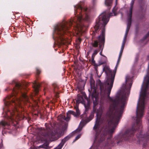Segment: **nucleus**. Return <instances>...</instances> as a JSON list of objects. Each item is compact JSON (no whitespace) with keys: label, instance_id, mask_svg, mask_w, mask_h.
I'll use <instances>...</instances> for the list:
<instances>
[{"label":"nucleus","instance_id":"1","mask_svg":"<svg viewBox=\"0 0 149 149\" xmlns=\"http://www.w3.org/2000/svg\"><path fill=\"white\" fill-rule=\"evenodd\" d=\"M121 59L119 56L116 65L113 72L110 70L108 66L106 65L103 68L107 76L105 86L104 85H100L101 93H107L108 97V102L110 103V107L107 113V116L109 118V120H120L123 113L124 107L126 103L127 99L130 93V91L132 84V77L133 72L135 70L136 64L133 65L131 70L132 75H127L125 78V83L123 84L122 90L120 94L117 95L116 97H109L114 81L116 69Z\"/></svg>","mask_w":149,"mask_h":149},{"label":"nucleus","instance_id":"2","mask_svg":"<svg viewBox=\"0 0 149 149\" xmlns=\"http://www.w3.org/2000/svg\"><path fill=\"white\" fill-rule=\"evenodd\" d=\"M85 18H83L82 14L80 13L79 16L72 19L69 22H64L58 24L55 27L53 33L54 40L58 43L61 42L62 44H64L65 42L63 41L65 40L66 42V41L63 37V35L65 31L68 29V25H74L77 33V34L81 33L83 25L82 21L84 20L88 21L89 18V17L87 14H85Z\"/></svg>","mask_w":149,"mask_h":149},{"label":"nucleus","instance_id":"3","mask_svg":"<svg viewBox=\"0 0 149 149\" xmlns=\"http://www.w3.org/2000/svg\"><path fill=\"white\" fill-rule=\"evenodd\" d=\"M109 18L108 15V13L104 12L101 14L99 17L98 20L96 21V24L95 28L98 27L99 29L101 25L102 27L101 30V33L98 37L99 42V47L100 48L104 44L105 40V29L104 26L107 24L109 21Z\"/></svg>","mask_w":149,"mask_h":149},{"label":"nucleus","instance_id":"4","mask_svg":"<svg viewBox=\"0 0 149 149\" xmlns=\"http://www.w3.org/2000/svg\"><path fill=\"white\" fill-rule=\"evenodd\" d=\"M102 110L101 107L99 108V110L97 111V118L96 123L93 127V129L95 133V138L96 140H97L100 137L99 139L100 141H101L104 139V135H103L102 136L101 135H100V126L99 125V122L100 118V117L102 114Z\"/></svg>","mask_w":149,"mask_h":149},{"label":"nucleus","instance_id":"5","mask_svg":"<svg viewBox=\"0 0 149 149\" xmlns=\"http://www.w3.org/2000/svg\"><path fill=\"white\" fill-rule=\"evenodd\" d=\"M135 0H132L131 2L130 3V9L129 11V18L128 19V23L127 24V29L126 30L125 33V35L124 37V39L123 40V43L122 44V47L121 48V50L120 52V54L119 56H121V55L122 54V52L124 47L125 41L126 39V37H127V34L129 32L130 27V26L131 22V17L132 16V8H133V4L134 3V1Z\"/></svg>","mask_w":149,"mask_h":149},{"label":"nucleus","instance_id":"6","mask_svg":"<svg viewBox=\"0 0 149 149\" xmlns=\"http://www.w3.org/2000/svg\"><path fill=\"white\" fill-rule=\"evenodd\" d=\"M143 132H141L136 135V140L139 144H142V147L145 148L147 145V141L149 138L148 136L146 135H143Z\"/></svg>","mask_w":149,"mask_h":149},{"label":"nucleus","instance_id":"7","mask_svg":"<svg viewBox=\"0 0 149 149\" xmlns=\"http://www.w3.org/2000/svg\"><path fill=\"white\" fill-rule=\"evenodd\" d=\"M74 108L76 110V113L73 111L70 110L68 111L67 113V116L66 118L63 115H61V117L63 119L66 121H68L70 120V115L71 114L73 115L75 117H77V116H79L80 114V113L78 107L77 106L76 107H75Z\"/></svg>","mask_w":149,"mask_h":149},{"label":"nucleus","instance_id":"8","mask_svg":"<svg viewBox=\"0 0 149 149\" xmlns=\"http://www.w3.org/2000/svg\"><path fill=\"white\" fill-rule=\"evenodd\" d=\"M94 116V113L93 112L91 113L90 116H89L88 118H87L86 120H84L83 121H81L80 123L79 126V127L75 131L72 132V134H75L77 132H79L80 131L83 127L87 123L89 122L91 120Z\"/></svg>","mask_w":149,"mask_h":149},{"label":"nucleus","instance_id":"9","mask_svg":"<svg viewBox=\"0 0 149 149\" xmlns=\"http://www.w3.org/2000/svg\"><path fill=\"white\" fill-rule=\"evenodd\" d=\"M71 137V135H69L66 136L62 140L61 142L59 144L58 146L54 148V149H61L65 143L69 140ZM48 144L46 145V146H45V145L44 144L43 145L39 146L37 149H43L42 148H48Z\"/></svg>","mask_w":149,"mask_h":149},{"label":"nucleus","instance_id":"10","mask_svg":"<svg viewBox=\"0 0 149 149\" xmlns=\"http://www.w3.org/2000/svg\"><path fill=\"white\" fill-rule=\"evenodd\" d=\"M46 128L48 132L45 134L43 136L45 138L44 139H41V140L42 141H47L51 139L54 138L55 135L57 134V133H54L51 129L50 128L49 129L47 127Z\"/></svg>","mask_w":149,"mask_h":149},{"label":"nucleus","instance_id":"11","mask_svg":"<svg viewBox=\"0 0 149 149\" xmlns=\"http://www.w3.org/2000/svg\"><path fill=\"white\" fill-rule=\"evenodd\" d=\"M22 97L21 98L17 99L15 101H14V105L19 106L21 102H28V98L26 94L24 93H21Z\"/></svg>","mask_w":149,"mask_h":149},{"label":"nucleus","instance_id":"12","mask_svg":"<svg viewBox=\"0 0 149 149\" xmlns=\"http://www.w3.org/2000/svg\"><path fill=\"white\" fill-rule=\"evenodd\" d=\"M92 99L93 101V103L94 105L96 106L98 104V99L97 95L95 96L94 93H93L92 95Z\"/></svg>","mask_w":149,"mask_h":149},{"label":"nucleus","instance_id":"13","mask_svg":"<svg viewBox=\"0 0 149 149\" xmlns=\"http://www.w3.org/2000/svg\"><path fill=\"white\" fill-rule=\"evenodd\" d=\"M107 61V57L104 56H103V57L101 58L100 60L99 61V63L100 65H101L106 63Z\"/></svg>","mask_w":149,"mask_h":149},{"label":"nucleus","instance_id":"14","mask_svg":"<svg viewBox=\"0 0 149 149\" xmlns=\"http://www.w3.org/2000/svg\"><path fill=\"white\" fill-rule=\"evenodd\" d=\"M40 87V84L35 82L33 86V88L36 93H37L38 91L39 88Z\"/></svg>","mask_w":149,"mask_h":149},{"label":"nucleus","instance_id":"15","mask_svg":"<svg viewBox=\"0 0 149 149\" xmlns=\"http://www.w3.org/2000/svg\"><path fill=\"white\" fill-rule=\"evenodd\" d=\"M112 0H105V4L106 6H111L112 3ZM117 0H116V5L117 4Z\"/></svg>","mask_w":149,"mask_h":149},{"label":"nucleus","instance_id":"16","mask_svg":"<svg viewBox=\"0 0 149 149\" xmlns=\"http://www.w3.org/2000/svg\"><path fill=\"white\" fill-rule=\"evenodd\" d=\"M83 98L82 97H79L76 100L77 104H78L79 103H84Z\"/></svg>","mask_w":149,"mask_h":149},{"label":"nucleus","instance_id":"17","mask_svg":"<svg viewBox=\"0 0 149 149\" xmlns=\"http://www.w3.org/2000/svg\"><path fill=\"white\" fill-rule=\"evenodd\" d=\"M117 15L116 13V9H115V7L113 8L112 10V13H110L109 15V16H115Z\"/></svg>","mask_w":149,"mask_h":149},{"label":"nucleus","instance_id":"18","mask_svg":"<svg viewBox=\"0 0 149 149\" xmlns=\"http://www.w3.org/2000/svg\"><path fill=\"white\" fill-rule=\"evenodd\" d=\"M8 98H7L6 100H4V104L6 106H8L10 104V102L8 100Z\"/></svg>","mask_w":149,"mask_h":149},{"label":"nucleus","instance_id":"19","mask_svg":"<svg viewBox=\"0 0 149 149\" xmlns=\"http://www.w3.org/2000/svg\"><path fill=\"white\" fill-rule=\"evenodd\" d=\"M98 52V50H95L94 51L93 53V54L92 56V58L93 59L94 58V56L95 55H96Z\"/></svg>","mask_w":149,"mask_h":149},{"label":"nucleus","instance_id":"20","mask_svg":"<svg viewBox=\"0 0 149 149\" xmlns=\"http://www.w3.org/2000/svg\"><path fill=\"white\" fill-rule=\"evenodd\" d=\"M98 45V42L97 41H95L93 43V46L95 47H96Z\"/></svg>","mask_w":149,"mask_h":149},{"label":"nucleus","instance_id":"21","mask_svg":"<svg viewBox=\"0 0 149 149\" xmlns=\"http://www.w3.org/2000/svg\"><path fill=\"white\" fill-rule=\"evenodd\" d=\"M74 7L75 9H82V7L79 5H77L76 6H74Z\"/></svg>","mask_w":149,"mask_h":149},{"label":"nucleus","instance_id":"22","mask_svg":"<svg viewBox=\"0 0 149 149\" xmlns=\"http://www.w3.org/2000/svg\"><path fill=\"white\" fill-rule=\"evenodd\" d=\"M21 87V85L19 84H16V88L17 89H19Z\"/></svg>","mask_w":149,"mask_h":149},{"label":"nucleus","instance_id":"23","mask_svg":"<svg viewBox=\"0 0 149 149\" xmlns=\"http://www.w3.org/2000/svg\"><path fill=\"white\" fill-rule=\"evenodd\" d=\"M81 134H79L76 137L75 140L78 139L81 136Z\"/></svg>","mask_w":149,"mask_h":149},{"label":"nucleus","instance_id":"24","mask_svg":"<svg viewBox=\"0 0 149 149\" xmlns=\"http://www.w3.org/2000/svg\"><path fill=\"white\" fill-rule=\"evenodd\" d=\"M95 82L94 80L92 78H91V84H93Z\"/></svg>","mask_w":149,"mask_h":149},{"label":"nucleus","instance_id":"25","mask_svg":"<svg viewBox=\"0 0 149 149\" xmlns=\"http://www.w3.org/2000/svg\"><path fill=\"white\" fill-rule=\"evenodd\" d=\"M17 111V108H16V107L15 106V107H14V109L12 111L13 112H15V111Z\"/></svg>","mask_w":149,"mask_h":149},{"label":"nucleus","instance_id":"26","mask_svg":"<svg viewBox=\"0 0 149 149\" xmlns=\"http://www.w3.org/2000/svg\"><path fill=\"white\" fill-rule=\"evenodd\" d=\"M1 124L3 125H6V123L5 122H2L1 123Z\"/></svg>","mask_w":149,"mask_h":149},{"label":"nucleus","instance_id":"27","mask_svg":"<svg viewBox=\"0 0 149 149\" xmlns=\"http://www.w3.org/2000/svg\"><path fill=\"white\" fill-rule=\"evenodd\" d=\"M37 74H39L40 73V71L38 69H37Z\"/></svg>","mask_w":149,"mask_h":149},{"label":"nucleus","instance_id":"28","mask_svg":"<svg viewBox=\"0 0 149 149\" xmlns=\"http://www.w3.org/2000/svg\"><path fill=\"white\" fill-rule=\"evenodd\" d=\"M148 36H149V32L147 33V35L144 37V39H146Z\"/></svg>","mask_w":149,"mask_h":149},{"label":"nucleus","instance_id":"29","mask_svg":"<svg viewBox=\"0 0 149 149\" xmlns=\"http://www.w3.org/2000/svg\"><path fill=\"white\" fill-rule=\"evenodd\" d=\"M14 117H11L10 120L12 121H13L14 120Z\"/></svg>","mask_w":149,"mask_h":149},{"label":"nucleus","instance_id":"30","mask_svg":"<svg viewBox=\"0 0 149 149\" xmlns=\"http://www.w3.org/2000/svg\"><path fill=\"white\" fill-rule=\"evenodd\" d=\"M102 51H101V52H100V54L101 55H102V56H103V55H102Z\"/></svg>","mask_w":149,"mask_h":149},{"label":"nucleus","instance_id":"31","mask_svg":"<svg viewBox=\"0 0 149 149\" xmlns=\"http://www.w3.org/2000/svg\"><path fill=\"white\" fill-rule=\"evenodd\" d=\"M11 113V115L12 116H13V113H12L11 112V113Z\"/></svg>","mask_w":149,"mask_h":149},{"label":"nucleus","instance_id":"32","mask_svg":"<svg viewBox=\"0 0 149 149\" xmlns=\"http://www.w3.org/2000/svg\"><path fill=\"white\" fill-rule=\"evenodd\" d=\"M5 108H3V111H5Z\"/></svg>","mask_w":149,"mask_h":149},{"label":"nucleus","instance_id":"33","mask_svg":"<svg viewBox=\"0 0 149 149\" xmlns=\"http://www.w3.org/2000/svg\"><path fill=\"white\" fill-rule=\"evenodd\" d=\"M75 12H74V14L75 15H76V13H77V11H76V10H75Z\"/></svg>","mask_w":149,"mask_h":149},{"label":"nucleus","instance_id":"34","mask_svg":"<svg viewBox=\"0 0 149 149\" xmlns=\"http://www.w3.org/2000/svg\"><path fill=\"white\" fill-rule=\"evenodd\" d=\"M84 10H85V11H86L87 10V9L86 8V9H84Z\"/></svg>","mask_w":149,"mask_h":149},{"label":"nucleus","instance_id":"35","mask_svg":"<svg viewBox=\"0 0 149 149\" xmlns=\"http://www.w3.org/2000/svg\"><path fill=\"white\" fill-rule=\"evenodd\" d=\"M15 94L17 93V91H15Z\"/></svg>","mask_w":149,"mask_h":149},{"label":"nucleus","instance_id":"36","mask_svg":"<svg viewBox=\"0 0 149 149\" xmlns=\"http://www.w3.org/2000/svg\"><path fill=\"white\" fill-rule=\"evenodd\" d=\"M93 33V34H95V32H94Z\"/></svg>","mask_w":149,"mask_h":149},{"label":"nucleus","instance_id":"37","mask_svg":"<svg viewBox=\"0 0 149 149\" xmlns=\"http://www.w3.org/2000/svg\"><path fill=\"white\" fill-rule=\"evenodd\" d=\"M93 37H92V38H94L93 36H94V35H93Z\"/></svg>","mask_w":149,"mask_h":149},{"label":"nucleus","instance_id":"38","mask_svg":"<svg viewBox=\"0 0 149 149\" xmlns=\"http://www.w3.org/2000/svg\"><path fill=\"white\" fill-rule=\"evenodd\" d=\"M95 30L96 31H96H97V29H95Z\"/></svg>","mask_w":149,"mask_h":149}]
</instances>
